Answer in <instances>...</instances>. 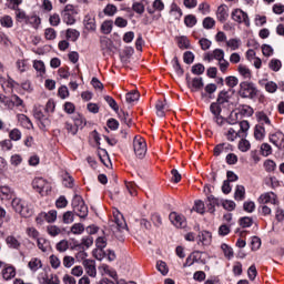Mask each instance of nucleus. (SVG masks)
I'll list each match as a JSON object with an SVG mask.
<instances>
[{
  "mask_svg": "<svg viewBox=\"0 0 284 284\" xmlns=\"http://www.w3.org/2000/svg\"><path fill=\"white\" fill-rule=\"evenodd\" d=\"M133 150L138 159H143L148 152V144L143 138L135 136L133 139Z\"/></svg>",
  "mask_w": 284,
  "mask_h": 284,
  "instance_id": "obj_3",
  "label": "nucleus"
},
{
  "mask_svg": "<svg viewBox=\"0 0 284 284\" xmlns=\"http://www.w3.org/2000/svg\"><path fill=\"white\" fill-rule=\"evenodd\" d=\"M14 276H17V271L13 266H8L3 268L2 277L4 278V281H10L11 278H14Z\"/></svg>",
  "mask_w": 284,
  "mask_h": 284,
  "instance_id": "obj_24",
  "label": "nucleus"
},
{
  "mask_svg": "<svg viewBox=\"0 0 284 284\" xmlns=\"http://www.w3.org/2000/svg\"><path fill=\"white\" fill-rule=\"evenodd\" d=\"M114 223L119 230V232H123V230H128V223L122 214L114 215Z\"/></svg>",
  "mask_w": 284,
  "mask_h": 284,
  "instance_id": "obj_17",
  "label": "nucleus"
},
{
  "mask_svg": "<svg viewBox=\"0 0 284 284\" xmlns=\"http://www.w3.org/2000/svg\"><path fill=\"white\" fill-rule=\"evenodd\" d=\"M169 219L175 227L183 230L187 227V221L185 220V216L183 214H179L176 212H172L169 215Z\"/></svg>",
  "mask_w": 284,
  "mask_h": 284,
  "instance_id": "obj_5",
  "label": "nucleus"
},
{
  "mask_svg": "<svg viewBox=\"0 0 284 284\" xmlns=\"http://www.w3.org/2000/svg\"><path fill=\"white\" fill-rule=\"evenodd\" d=\"M237 94L241 99H250L251 101H254V99L258 97V88H256L254 82L242 81Z\"/></svg>",
  "mask_w": 284,
  "mask_h": 284,
  "instance_id": "obj_1",
  "label": "nucleus"
},
{
  "mask_svg": "<svg viewBox=\"0 0 284 284\" xmlns=\"http://www.w3.org/2000/svg\"><path fill=\"white\" fill-rule=\"evenodd\" d=\"M62 221L67 225H70V223H74V213H72V211L64 212Z\"/></svg>",
  "mask_w": 284,
  "mask_h": 284,
  "instance_id": "obj_57",
  "label": "nucleus"
},
{
  "mask_svg": "<svg viewBox=\"0 0 284 284\" xmlns=\"http://www.w3.org/2000/svg\"><path fill=\"white\" fill-rule=\"evenodd\" d=\"M202 26L205 30H212L216 26V21L212 17L204 18Z\"/></svg>",
  "mask_w": 284,
  "mask_h": 284,
  "instance_id": "obj_43",
  "label": "nucleus"
},
{
  "mask_svg": "<svg viewBox=\"0 0 284 284\" xmlns=\"http://www.w3.org/2000/svg\"><path fill=\"white\" fill-rule=\"evenodd\" d=\"M204 85L203 78H193L191 83H189L191 92H200V90H203Z\"/></svg>",
  "mask_w": 284,
  "mask_h": 284,
  "instance_id": "obj_14",
  "label": "nucleus"
},
{
  "mask_svg": "<svg viewBox=\"0 0 284 284\" xmlns=\"http://www.w3.org/2000/svg\"><path fill=\"white\" fill-rule=\"evenodd\" d=\"M265 126L263 125H260V124H256L254 126V139L256 141H263V139H265Z\"/></svg>",
  "mask_w": 284,
  "mask_h": 284,
  "instance_id": "obj_19",
  "label": "nucleus"
},
{
  "mask_svg": "<svg viewBox=\"0 0 284 284\" xmlns=\"http://www.w3.org/2000/svg\"><path fill=\"white\" fill-rule=\"evenodd\" d=\"M104 101L108 103V105L113 109L115 112H119V104L116 103V100L110 95L104 97Z\"/></svg>",
  "mask_w": 284,
  "mask_h": 284,
  "instance_id": "obj_51",
  "label": "nucleus"
},
{
  "mask_svg": "<svg viewBox=\"0 0 284 284\" xmlns=\"http://www.w3.org/2000/svg\"><path fill=\"white\" fill-rule=\"evenodd\" d=\"M33 68L34 70H37V72H39L40 77H43V74H45V63H43V61L36 60L33 62Z\"/></svg>",
  "mask_w": 284,
  "mask_h": 284,
  "instance_id": "obj_37",
  "label": "nucleus"
},
{
  "mask_svg": "<svg viewBox=\"0 0 284 284\" xmlns=\"http://www.w3.org/2000/svg\"><path fill=\"white\" fill-rule=\"evenodd\" d=\"M61 17L62 21L67 23V26H74V23H77L74 17L65 11L61 13Z\"/></svg>",
  "mask_w": 284,
  "mask_h": 284,
  "instance_id": "obj_41",
  "label": "nucleus"
},
{
  "mask_svg": "<svg viewBox=\"0 0 284 284\" xmlns=\"http://www.w3.org/2000/svg\"><path fill=\"white\" fill-rule=\"evenodd\" d=\"M33 116L34 119H37V121H40L42 128H47V125H50V119L45 118L43 111L36 109L33 111Z\"/></svg>",
  "mask_w": 284,
  "mask_h": 284,
  "instance_id": "obj_15",
  "label": "nucleus"
},
{
  "mask_svg": "<svg viewBox=\"0 0 284 284\" xmlns=\"http://www.w3.org/2000/svg\"><path fill=\"white\" fill-rule=\"evenodd\" d=\"M261 153L263 156H270V154H272V145L263 143L261 145Z\"/></svg>",
  "mask_w": 284,
  "mask_h": 284,
  "instance_id": "obj_64",
  "label": "nucleus"
},
{
  "mask_svg": "<svg viewBox=\"0 0 284 284\" xmlns=\"http://www.w3.org/2000/svg\"><path fill=\"white\" fill-rule=\"evenodd\" d=\"M227 48H231V50H239L241 48V39L239 38H233L226 41Z\"/></svg>",
  "mask_w": 284,
  "mask_h": 284,
  "instance_id": "obj_45",
  "label": "nucleus"
},
{
  "mask_svg": "<svg viewBox=\"0 0 284 284\" xmlns=\"http://www.w3.org/2000/svg\"><path fill=\"white\" fill-rule=\"evenodd\" d=\"M231 92L234 93L232 89L220 91L216 99L217 103L220 105H224V103H230V100L232 99V95L230 94Z\"/></svg>",
  "mask_w": 284,
  "mask_h": 284,
  "instance_id": "obj_11",
  "label": "nucleus"
},
{
  "mask_svg": "<svg viewBox=\"0 0 284 284\" xmlns=\"http://www.w3.org/2000/svg\"><path fill=\"white\" fill-rule=\"evenodd\" d=\"M225 84L227 85V88H230V90H232L233 88H236V85H239V78L234 77V75H229L225 78Z\"/></svg>",
  "mask_w": 284,
  "mask_h": 284,
  "instance_id": "obj_38",
  "label": "nucleus"
},
{
  "mask_svg": "<svg viewBox=\"0 0 284 284\" xmlns=\"http://www.w3.org/2000/svg\"><path fill=\"white\" fill-rule=\"evenodd\" d=\"M155 109H156V115L160 118L165 116V103L161 100H159L155 104Z\"/></svg>",
  "mask_w": 284,
  "mask_h": 284,
  "instance_id": "obj_48",
  "label": "nucleus"
},
{
  "mask_svg": "<svg viewBox=\"0 0 284 284\" xmlns=\"http://www.w3.org/2000/svg\"><path fill=\"white\" fill-rule=\"evenodd\" d=\"M24 204H26V201H23L19 197H16L11 202V207L14 210V212H17L19 214L21 212V210L23 209Z\"/></svg>",
  "mask_w": 284,
  "mask_h": 284,
  "instance_id": "obj_29",
  "label": "nucleus"
},
{
  "mask_svg": "<svg viewBox=\"0 0 284 284\" xmlns=\"http://www.w3.org/2000/svg\"><path fill=\"white\" fill-rule=\"evenodd\" d=\"M192 74H196L197 77H201L205 72V65L202 63H196L191 68Z\"/></svg>",
  "mask_w": 284,
  "mask_h": 284,
  "instance_id": "obj_44",
  "label": "nucleus"
},
{
  "mask_svg": "<svg viewBox=\"0 0 284 284\" xmlns=\"http://www.w3.org/2000/svg\"><path fill=\"white\" fill-rule=\"evenodd\" d=\"M196 23H197L196 16L187 14L184 17V26H186V28H194Z\"/></svg>",
  "mask_w": 284,
  "mask_h": 284,
  "instance_id": "obj_34",
  "label": "nucleus"
},
{
  "mask_svg": "<svg viewBox=\"0 0 284 284\" xmlns=\"http://www.w3.org/2000/svg\"><path fill=\"white\" fill-rule=\"evenodd\" d=\"M0 23L2 28H12L13 26L12 17L4 16L2 19H0Z\"/></svg>",
  "mask_w": 284,
  "mask_h": 284,
  "instance_id": "obj_63",
  "label": "nucleus"
},
{
  "mask_svg": "<svg viewBox=\"0 0 284 284\" xmlns=\"http://www.w3.org/2000/svg\"><path fill=\"white\" fill-rule=\"evenodd\" d=\"M183 61L186 65H192V63H194V53L192 51H185L183 54Z\"/></svg>",
  "mask_w": 284,
  "mask_h": 284,
  "instance_id": "obj_56",
  "label": "nucleus"
},
{
  "mask_svg": "<svg viewBox=\"0 0 284 284\" xmlns=\"http://www.w3.org/2000/svg\"><path fill=\"white\" fill-rule=\"evenodd\" d=\"M26 23H30V26H33V28H39V26H41V18L37 16H28Z\"/></svg>",
  "mask_w": 284,
  "mask_h": 284,
  "instance_id": "obj_53",
  "label": "nucleus"
},
{
  "mask_svg": "<svg viewBox=\"0 0 284 284\" xmlns=\"http://www.w3.org/2000/svg\"><path fill=\"white\" fill-rule=\"evenodd\" d=\"M240 114H242V116H252L254 114V109L247 104H243L240 109Z\"/></svg>",
  "mask_w": 284,
  "mask_h": 284,
  "instance_id": "obj_47",
  "label": "nucleus"
},
{
  "mask_svg": "<svg viewBox=\"0 0 284 284\" xmlns=\"http://www.w3.org/2000/svg\"><path fill=\"white\" fill-rule=\"evenodd\" d=\"M241 227H252L254 225V220L250 216H244L239 220Z\"/></svg>",
  "mask_w": 284,
  "mask_h": 284,
  "instance_id": "obj_46",
  "label": "nucleus"
},
{
  "mask_svg": "<svg viewBox=\"0 0 284 284\" xmlns=\"http://www.w3.org/2000/svg\"><path fill=\"white\" fill-rule=\"evenodd\" d=\"M200 243L210 245L212 243V233L210 231H202L199 233Z\"/></svg>",
  "mask_w": 284,
  "mask_h": 284,
  "instance_id": "obj_20",
  "label": "nucleus"
},
{
  "mask_svg": "<svg viewBox=\"0 0 284 284\" xmlns=\"http://www.w3.org/2000/svg\"><path fill=\"white\" fill-rule=\"evenodd\" d=\"M156 268L159 270L162 276H166L169 270H168V264L165 262L158 261Z\"/></svg>",
  "mask_w": 284,
  "mask_h": 284,
  "instance_id": "obj_58",
  "label": "nucleus"
},
{
  "mask_svg": "<svg viewBox=\"0 0 284 284\" xmlns=\"http://www.w3.org/2000/svg\"><path fill=\"white\" fill-rule=\"evenodd\" d=\"M83 266L89 276L94 278L97 276V266L94 264V260H84Z\"/></svg>",
  "mask_w": 284,
  "mask_h": 284,
  "instance_id": "obj_13",
  "label": "nucleus"
},
{
  "mask_svg": "<svg viewBox=\"0 0 284 284\" xmlns=\"http://www.w3.org/2000/svg\"><path fill=\"white\" fill-rule=\"evenodd\" d=\"M28 267L31 270V272H37L38 270H41L43 267V264L38 257H32L28 263Z\"/></svg>",
  "mask_w": 284,
  "mask_h": 284,
  "instance_id": "obj_22",
  "label": "nucleus"
},
{
  "mask_svg": "<svg viewBox=\"0 0 284 284\" xmlns=\"http://www.w3.org/2000/svg\"><path fill=\"white\" fill-rule=\"evenodd\" d=\"M216 17L221 23H225L230 17V8L226 4H221L217 8Z\"/></svg>",
  "mask_w": 284,
  "mask_h": 284,
  "instance_id": "obj_8",
  "label": "nucleus"
},
{
  "mask_svg": "<svg viewBox=\"0 0 284 284\" xmlns=\"http://www.w3.org/2000/svg\"><path fill=\"white\" fill-rule=\"evenodd\" d=\"M32 187L36 190V192H38V194H41V196H45L48 192L52 191V186H50L48 181H45L43 178H36L32 181Z\"/></svg>",
  "mask_w": 284,
  "mask_h": 284,
  "instance_id": "obj_2",
  "label": "nucleus"
},
{
  "mask_svg": "<svg viewBox=\"0 0 284 284\" xmlns=\"http://www.w3.org/2000/svg\"><path fill=\"white\" fill-rule=\"evenodd\" d=\"M250 148H252V144H250V141L245 140V139H242L240 142H239V150L241 152H248Z\"/></svg>",
  "mask_w": 284,
  "mask_h": 284,
  "instance_id": "obj_60",
  "label": "nucleus"
},
{
  "mask_svg": "<svg viewBox=\"0 0 284 284\" xmlns=\"http://www.w3.org/2000/svg\"><path fill=\"white\" fill-rule=\"evenodd\" d=\"M103 12L105 17H114L116 12H119V9L114 4H106L105 8L103 9Z\"/></svg>",
  "mask_w": 284,
  "mask_h": 284,
  "instance_id": "obj_36",
  "label": "nucleus"
},
{
  "mask_svg": "<svg viewBox=\"0 0 284 284\" xmlns=\"http://www.w3.org/2000/svg\"><path fill=\"white\" fill-rule=\"evenodd\" d=\"M255 116L257 119V125H262V128L268 126L272 128V120H270V116H267V113L263 111H258L255 113Z\"/></svg>",
  "mask_w": 284,
  "mask_h": 284,
  "instance_id": "obj_9",
  "label": "nucleus"
},
{
  "mask_svg": "<svg viewBox=\"0 0 284 284\" xmlns=\"http://www.w3.org/2000/svg\"><path fill=\"white\" fill-rule=\"evenodd\" d=\"M72 234H81L85 232V226L82 223H75L71 226Z\"/></svg>",
  "mask_w": 284,
  "mask_h": 284,
  "instance_id": "obj_62",
  "label": "nucleus"
},
{
  "mask_svg": "<svg viewBox=\"0 0 284 284\" xmlns=\"http://www.w3.org/2000/svg\"><path fill=\"white\" fill-rule=\"evenodd\" d=\"M38 247L41 250V252H48V247H50V242H48L45 239L40 237L37 240Z\"/></svg>",
  "mask_w": 284,
  "mask_h": 284,
  "instance_id": "obj_52",
  "label": "nucleus"
},
{
  "mask_svg": "<svg viewBox=\"0 0 284 284\" xmlns=\"http://www.w3.org/2000/svg\"><path fill=\"white\" fill-rule=\"evenodd\" d=\"M98 156H99L101 163H103V165H105V168H109L108 163H110V164L112 163V161L110 160V155L108 154V151L105 149L99 148Z\"/></svg>",
  "mask_w": 284,
  "mask_h": 284,
  "instance_id": "obj_18",
  "label": "nucleus"
},
{
  "mask_svg": "<svg viewBox=\"0 0 284 284\" xmlns=\"http://www.w3.org/2000/svg\"><path fill=\"white\" fill-rule=\"evenodd\" d=\"M95 245L98 247V250H100V256L95 255V258L98 261H102L103 256H105V247L108 246V242L105 241V237H98L95 241Z\"/></svg>",
  "mask_w": 284,
  "mask_h": 284,
  "instance_id": "obj_12",
  "label": "nucleus"
},
{
  "mask_svg": "<svg viewBox=\"0 0 284 284\" xmlns=\"http://www.w3.org/2000/svg\"><path fill=\"white\" fill-rule=\"evenodd\" d=\"M171 63L178 77H183V74H185V70H183V67H181V62H179V57L175 55L172 59Z\"/></svg>",
  "mask_w": 284,
  "mask_h": 284,
  "instance_id": "obj_21",
  "label": "nucleus"
},
{
  "mask_svg": "<svg viewBox=\"0 0 284 284\" xmlns=\"http://www.w3.org/2000/svg\"><path fill=\"white\" fill-rule=\"evenodd\" d=\"M221 250L224 253L225 258H227L229 261H232V258H234V250L230 245L223 243L221 245Z\"/></svg>",
  "mask_w": 284,
  "mask_h": 284,
  "instance_id": "obj_27",
  "label": "nucleus"
},
{
  "mask_svg": "<svg viewBox=\"0 0 284 284\" xmlns=\"http://www.w3.org/2000/svg\"><path fill=\"white\" fill-rule=\"evenodd\" d=\"M17 116H18L19 123H21L23 128H27V130H31V128H33L32 121L30 120V118H28V115L18 114Z\"/></svg>",
  "mask_w": 284,
  "mask_h": 284,
  "instance_id": "obj_23",
  "label": "nucleus"
},
{
  "mask_svg": "<svg viewBox=\"0 0 284 284\" xmlns=\"http://www.w3.org/2000/svg\"><path fill=\"white\" fill-rule=\"evenodd\" d=\"M19 214L22 215L23 219H30V216L34 214V211L32 210V207H30V205H28V203L24 202V205H22Z\"/></svg>",
  "mask_w": 284,
  "mask_h": 284,
  "instance_id": "obj_31",
  "label": "nucleus"
},
{
  "mask_svg": "<svg viewBox=\"0 0 284 284\" xmlns=\"http://www.w3.org/2000/svg\"><path fill=\"white\" fill-rule=\"evenodd\" d=\"M213 59H215V61H223L225 59V51H223V49H215L213 50Z\"/></svg>",
  "mask_w": 284,
  "mask_h": 284,
  "instance_id": "obj_59",
  "label": "nucleus"
},
{
  "mask_svg": "<svg viewBox=\"0 0 284 284\" xmlns=\"http://www.w3.org/2000/svg\"><path fill=\"white\" fill-rule=\"evenodd\" d=\"M207 210L210 212V214H214V212H216V207H221V205L223 204V200H220L219 197H215L214 195H209L207 196Z\"/></svg>",
  "mask_w": 284,
  "mask_h": 284,
  "instance_id": "obj_7",
  "label": "nucleus"
},
{
  "mask_svg": "<svg viewBox=\"0 0 284 284\" xmlns=\"http://www.w3.org/2000/svg\"><path fill=\"white\" fill-rule=\"evenodd\" d=\"M231 19L235 21L236 23H244L246 28H250V16H247V12L235 9L231 13Z\"/></svg>",
  "mask_w": 284,
  "mask_h": 284,
  "instance_id": "obj_4",
  "label": "nucleus"
},
{
  "mask_svg": "<svg viewBox=\"0 0 284 284\" xmlns=\"http://www.w3.org/2000/svg\"><path fill=\"white\" fill-rule=\"evenodd\" d=\"M230 148H232V145L226 144V143L217 144L213 151L214 156H221V154H223V152H227V150H230Z\"/></svg>",
  "mask_w": 284,
  "mask_h": 284,
  "instance_id": "obj_28",
  "label": "nucleus"
},
{
  "mask_svg": "<svg viewBox=\"0 0 284 284\" xmlns=\"http://www.w3.org/2000/svg\"><path fill=\"white\" fill-rule=\"evenodd\" d=\"M244 212H248V214H252L256 210V204L252 201H246L243 204Z\"/></svg>",
  "mask_w": 284,
  "mask_h": 284,
  "instance_id": "obj_61",
  "label": "nucleus"
},
{
  "mask_svg": "<svg viewBox=\"0 0 284 284\" xmlns=\"http://www.w3.org/2000/svg\"><path fill=\"white\" fill-rule=\"evenodd\" d=\"M270 142L275 145V148H283L284 149V133L281 131H277L270 135Z\"/></svg>",
  "mask_w": 284,
  "mask_h": 284,
  "instance_id": "obj_6",
  "label": "nucleus"
},
{
  "mask_svg": "<svg viewBox=\"0 0 284 284\" xmlns=\"http://www.w3.org/2000/svg\"><path fill=\"white\" fill-rule=\"evenodd\" d=\"M61 281L59 280V276L51 274L50 276L45 275L42 277V284H60Z\"/></svg>",
  "mask_w": 284,
  "mask_h": 284,
  "instance_id": "obj_35",
  "label": "nucleus"
},
{
  "mask_svg": "<svg viewBox=\"0 0 284 284\" xmlns=\"http://www.w3.org/2000/svg\"><path fill=\"white\" fill-rule=\"evenodd\" d=\"M140 98L141 94L139 93V91H131L125 95L126 103H134V101H139Z\"/></svg>",
  "mask_w": 284,
  "mask_h": 284,
  "instance_id": "obj_42",
  "label": "nucleus"
},
{
  "mask_svg": "<svg viewBox=\"0 0 284 284\" xmlns=\"http://www.w3.org/2000/svg\"><path fill=\"white\" fill-rule=\"evenodd\" d=\"M114 22L112 20H105L101 26V32L103 34H110L112 32V28Z\"/></svg>",
  "mask_w": 284,
  "mask_h": 284,
  "instance_id": "obj_32",
  "label": "nucleus"
},
{
  "mask_svg": "<svg viewBox=\"0 0 284 284\" xmlns=\"http://www.w3.org/2000/svg\"><path fill=\"white\" fill-rule=\"evenodd\" d=\"M268 68L273 72H278L281 70V68H283V62H281V60H278V59H272L268 62Z\"/></svg>",
  "mask_w": 284,
  "mask_h": 284,
  "instance_id": "obj_33",
  "label": "nucleus"
},
{
  "mask_svg": "<svg viewBox=\"0 0 284 284\" xmlns=\"http://www.w3.org/2000/svg\"><path fill=\"white\" fill-rule=\"evenodd\" d=\"M178 45L181 50H189L190 48V39L187 37L182 36L178 39Z\"/></svg>",
  "mask_w": 284,
  "mask_h": 284,
  "instance_id": "obj_39",
  "label": "nucleus"
},
{
  "mask_svg": "<svg viewBox=\"0 0 284 284\" xmlns=\"http://www.w3.org/2000/svg\"><path fill=\"white\" fill-rule=\"evenodd\" d=\"M264 88L266 92H268L270 94H274L276 90H278V84H276V82L274 81H268L264 84Z\"/></svg>",
  "mask_w": 284,
  "mask_h": 284,
  "instance_id": "obj_50",
  "label": "nucleus"
},
{
  "mask_svg": "<svg viewBox=\"0 0 284 284\" xmlns=\"http://www.w3.org/2000/svg\"><path fill=\"white\" fill-rule=\"evenodd\" d=\"M193 210L197 212V214H205V203L201 200L195 201Z\"/></svg>",
  "mask_w": 284,
  "mask_h": 284,
  "instance_id": "obj_54",
  "label": "nucleus"
},
{
  "mask_svg": "<svg viewBox=\"0 0 284 284\" xmlns=\"http://www.w3.org/2000/svg\"><path fill=\"white\" fill-rule=\"evenodd\" d=\"M81 37V32L77 29H68L67 30V39H71V41H77Z\"/></svg>",
  "mask_w": 284,
  "mask_h": 284,
  "instance_id": "obj_49",
  "label": "nucleus"
},
{
  "mask_svg": "<svg viewBox=\"0 0 284 284\" xmlns=\"http://www.w3.org/2000/svg\"><path fill=\"white\" fill-rule=\"evenodd\" d=\"M235 201H245V186L237 185L234 193Z\"/></svg>",
  "mask_w": 284,
  "mask_h": 284,
  "instance_id": "obj_30",
  "label": "nucleus"
},
{
  "mask_svg": "<svg viewBox=\"0 0 284 284\" xmlns=\"http://www.w3.org/2000/svg\"><path fill=\"white\" fill-rule=\"evenodd\" d=\"M222 206L224 207V210H227L229 212H234V210H236V203L231 200H222Z\"/></svg>",
  "mask_w": 284,
  "mask_h": 284,
  "instance_id": "obj_55",
  "label": "nucleus"
},
{
  "mask_svg": "<svg viewBox=\"0 0 284 284\" xmlns=\"http://www.w3.org/2000/svg\"><path fill=\"white\" fill-rule=\"evenodd\" d=\"M221 105L222 104H220L219 101L212 102L210 105V110H211L212 114L214 116H217V119H223V115H221V112L223 111V109H221Z\"/></svg>",
  "mask_w": 284,
  "mask_h": 284,
  "instance_id": "obj_25",
  "label": "nucleus"
},
{
  "mask_svg": "<svg viewBox=\"0 0 284 284\" xmlns=\"http://www.w3.org/2000/svg\"><path fill=\"white\" fill-rule=\"evenodd\" d=\"M83 24L89 32H94V30H97V19L90 13L84 16Z\"/></svg>",
  "mask_w": 284,
  "mask_h": 284,
  "instance_id": "obj_10",
  "label": "nucleus"
},
{
  "mask_svg": "<svg viewBox=\"0 0 284 284\" xmlns=\"http://www.w3.org/2000/svg\"><path fill=\"white\" fill-rule=\"evenodd\" d=\"M237 70L243 79H252V71L247 67L240 64Z\"/></svg>",
  "mask_w": 284,
  "mask_h": 284,
  "instance_id": "obj_40",
  "label": "nucleus"
},
{
  "mask_svg": "<svg viewBox=\"0 0 284 284\" xmlns=\"http://www.w3.org/2000/svg\"><path fill=\"white\" fill-rule=\"evenodd\" d=\"M6 243L7 245H9V247H11L12 250H19L21 247V242H19V240H17V237L9 235L6 239Z\"/></svg>",
  "mask_w": 284,
  "mask_h": 284,
  "instance_id": "obj_26",
  "label": "nucleus"
},
{
  "mask_svg": "<svg viewBox=\"0 0 284 284\" xmlns=\"http://www.w3.org/2000/svg\"><path fill=\"white\" fill-rule=\"evenodd\" d=\"M73 212H74L75 216H79L80 219H87L88 217V205H85V203H83L78 206H73Z\"/></svg>",
  "mask_w": 284,
  "mask_h": 284,
  "instance_id": "obj_16",
  "label": "nucleus"
}]
</instances>
